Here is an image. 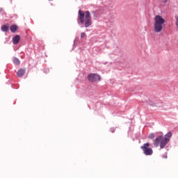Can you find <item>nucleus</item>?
I'll list each match as a JSON object with an SVG mask.
<instances>
[{
  "label": "nucleus",
  "mask_w": 178,
  "mask_h": 178,
  "mask_svg": "<svg viewBox=\"0 0 178 178\" xmlns=\"http://www.w3.org/2000/svg\"><path fill=\"white\" fill-rule=\"evenodd\" d=\"M10 30L11 33H16V31H17V25H12Z\"/></svg>",
  "instance_id": "nucleus-8"
},
{
  "label": "nucleus",
  "mask_w": 178,
  "mask_h": 178,
  "mask_svg": "<svg viewBox=\"0 0 178 178\" xmlns=\"http://www.w3.org/2000/svg\"><path fill=\"white\" fill-rule=\"evenodd\" d=\"M175 20H176L175 24L178 29V16H175Z\"/></svg>",
  "instance_id": "nucleus-12"
},
{
  "label": "nucleus",
  "mask_w": 178,
  "mask_h": 178,
  "mask_svg": "<svg viewBox=\"0 0 178 178\" xmlns=\"http://www.w3.org/2000/svg\"><path fill=\"white\" fill-rule=\"evenodd\" d=\"M88 80L90 83H95V81H99L101 80V76L97 74H90L88 76Z\"/></svg>",
  "instance_id": "nucleus-5"
},
{
  "label": "nucleus",
  "mask_w": 178,
  "mask_h": 178,
  "mask_svg": "<svg viewBox=\"0 0 178 178\" xmlns=\"http://www.w3.org/2000/svg\"><path fill=\"white\" fill-rule=\"evenodd\" d=\"M9 30V25H3V26H1V31H3L5 33H6V31H8Z\"/></svg>",
  "instance_id": "nucleus-9"
},
{
  "label": "nucleus",
  "mask_w": 178,
  "mask_h": 178,
  "mask_svg": "<svg viewBox=\"0 0 178 178\" xmlns=\"http://www.w3.org/2000/svg\"><path fill=\"white\" fill-rule=\"evenodd\" d=\"M140 148L143 151V154H145V155H152V154H154L152 148L149 147V143H145L140 147Z\"/></svg>",
  "instance_id": "nucleus-4"
},
{
  "label": "nucleus",
  "mask_w": 178,
  "mask_h": 178,
  "mask_svg": "<svg viewBox=\"0 0 178 178\" xmlns=\"http://www.w3.org/2000/svg\"><path fill=\"white\" fill-rule=\"evenodd\" d=\"M165 19L161 15H156L154 17V31L155 33H161L163 29Z\"/></svg>",
  "instance_id": "nucleus-3"
},
{
  "label": "nucleus",
  "mask_w": 178,
  "mask_h": 178,
  "mask_svg": "<svg viewBox=\"0 0 178 178\" xmlns=\"http://www.w3.org/2000/svg\"><path fill=\"white\" fill-rule=\"evenodd\" d=\"M169 0H162L163 3H168Z\"/></svg>",
  "instance_id": "nucleus-14"
},
{
  "label": "nucleus",
  "mask_w": 178,
  "mask_h": 178,
  "mask_svg": "<svg viewBox=\"0 0 178 178\" xmlns=\"http://www.w3.org/2000/svg\"><path fill=\"white\" fill-rule=\"evenodd\" d=\"M165 158H168V156H165Z\"/></svg>",
  "instance_id": "nucleus-16"
},
{
  "label": "nucleus",
  "mask_w": 178,
  "mask_h": 178,
  "mask_svg": "<svg viewBox=\"0 0 178 178\" xmlns=\"http://www.w3.org/2000/svg\"><path fill=\"white\" fill-rule=\"evenodd\" d=\"M78 19L80 21V23L81 24H84L85 23V27H90L91 24H92V21L91 20V13L90 11H86L85 13L79 10L78 13Z\"/></svg>",
  "instance_id": "nucleus-1"
},
{
  "label": "nucleus",
  "mask_w": 178,
  "mask_h": 178,
  "mask_svg": "<svg viewBox=\"0 0 178 178\" xmlns=\"http://www.w3.org/2000/svg\"><path fill=\"white\" fill-rule=\"evenodd\" d=\"M111 133H115V128H111Z\"/></svg>",
  "instance_id": "nucleus-15"
},
{
  "label": "nucleus",
  "mask_w": 178,
  "mask_h": 178,
  "mask_svg": "<svg viewBox=\"0 0 178 178\" xmlns=\"http://www.w3.org/2000/svg\"><path fill=\"white\" fill-rule=\"evenodd\" d=\"M170 137H172V132H168L164 137L159 136L154 140L153 144L154 147H159L160 145V148L163 149L170 140Z\"/></svg>",
  "instance_id": "nucleus-2"
},
{
  "label": "nucleus",
  "mask_w": 178,
  "mask_h": 178,
  "mask_svg": "<svg viewBox=\"0 0 178 178\" xmlns=\"http://www.w3.org/2000/svg\"><path fill=\"white\" fill-rule=\"evenodd\" d=\"M149 138H150V140H154V138H155V134H150L149 135Z\"/></svg>",
  "instance_id": "nucleus-11"
},
{
  "label": "nucleus",
  "mask_w": 178,
  "mask_h": 178,
  "mask_svg": "<svg viewBox=\"0 0 178 178\" xmlns=\"http://www.w3.org/2000/svg\"><path fill=\"white\" fill-rule=\"evenodd\" d=\"M24 74H26V69L24 68H20L17 72V77H22Z\"/></svg>",
  "instance_id": "nucleus-6"
},
{
  "label": "nucleus",
  "mask_w": 178,
  "mask_h": 178,
  "mask_svg": "<svg viewBox=\"0 0 178 178\" xmlns=\"http://www.w3.org/2000/svg\"><path fill=\"white\" fill-rule=\"evenodd\" d=\"M20 41V35H16L14 38H13V42L15 45H17V44H19Z\"/></svg>",
  "instance_id": "nucleus-7"
},
{
  "label": "nucleus",
  "mask_w": 178,
  "mask_h": 178,
  "mask_svg": "<svg viewBox=\"0 0 178 178\" xmlns=\"http://www.w3.org/2000/svg\"><path fill=\"white\" fill-rule=\"evenodd\" d=\"M86 37V33L83 32L81 33V38H84Z\"/></svg>",
  "instance_id": "nucleus-13"
},
{
  "label": "nucleus",
  "mask_w": 178,
  "mask_h": 178,
  "mask_svg": "<svg viewBox=\"0 0 178 178\" xmlns=\"http://www.w3.org/2000/svg\"><path fill=\"white\" fill-rule=\"evenodd\" d=\"M13 63L15 65H20V60H19V58H13Z\"/></svg>",
  "instance_id": "nucleus-10"
}]
</instances>
